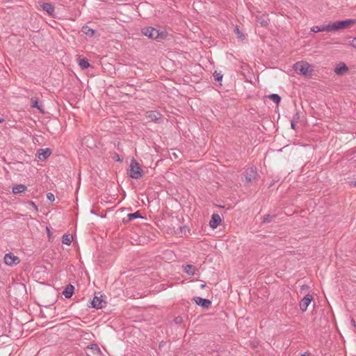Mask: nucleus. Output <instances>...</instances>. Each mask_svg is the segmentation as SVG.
<instances>
[{
	"mask_svg": "<svg viewBox=\"0 0 356 356\" xmlns=\"http://www.w3.org/2000/svg\"><path fill=\"white\" fill-rule=\"evenodd\" d=\"M193 300L195 301L196 305H197L198 306H200L203 309H209L212 304V302L210 300L206 299V298H202L198 297V296L194 297Z\"/></svg>",
	"mask_w": 356,
	"mask_h": 356,
	"instance_id": "nucleus-7",
	"label": "nucleus"
},
{
	"mask_svg": "<svg viewBox=\"0 0 356 356\" xmlns=\"http://www.w3.org/2000/svg\"><path fill=\"white\" fill-rule=\"evenodd\" d=\"M256 21L260 24L262 26H266L268 24V20L264 19L262 16H257Z\"/></svg>",
	"mask_w": 356,
	"mask_h": 356,
	"instance_id": "nucleus-27",
	"label": "nucleus"
},
{
	"mask_svg": "<svg viewBox=\"0 0 356 356\" xmlns=\"http://www.w3.org/2000/svg\"><path fill=\"white\" fill-rule=\"evenodd\" d=\"M47 198L51 202H54L55 200L54 195L51 193H48L47 194Z\"/></svg>",
	"mask_w": 356,
	"mask_h": 356,
	"instance_id": "nucleus-32",
	"label": "nucleus"
},
{
	"mask_svg": "<svg viewBox=\"0 0 356 356\" xmlns=\"http://www.w3.org/2000/svg\"><path fill=\"white\" fill-rule=\"evenodd\" d=\"M90 350V353H86L88 356H100L102 355V350L96 343H91L86 348Z\"/></svg>",
	"mask_w": 356,
	"mask_h": 356,
	"instance_id": "nucleus-9",
	"label": "nucleus"
},
{
	"mask_svg": "<svg viewBox=\"0 0 356 356\" xmlns=\"http://www.w3.org/2000/svg\"><path fill=\"white\" fill-rule=\"evenodd\" d=\"M354 186H356V180L354 181Z\"/></svg>",
	"mask_w": 356,
	"mask_h": 356,
	"instance_id": "nucleus-43",
	"label": "nucleus"
},
{
	"mask_svg": "<svg viewBox=\"0 0 356 356\" xmlns=\"http://www.w3.org/2000/svg\"><path fill=\"white\" fill-rule=\"evenodd\" d=\"M81 31L83 34H85L87 36H89L90 38L94 36V35L95 33V30L93 29H91L90 27H89L87 25H84L82 26Z\"/></svg>",
	"mask_w": 356,
	"mask_h": 356,
	"instance_id": "nucleus-18",
	"label": "nucleus"
},
{
	"mask_svg": "<svg viewBox=\"0 0 356 356\" xmlns=\"http://www.w3.org/2000/svg\"><path fill=\"white\" fill-rule=\"evenodd\" d=\"M221 222V218L218 213H213L211 216V220L209 222V226L212 229H216Z\"/></svg>",
	"mask_w": 356,
	"mask_h": 356,
	"instance_id": "nucleus-14",
	"label": "nucleus"
},
{
	"mask_svg": "<svg viewBox=\"0 0 356 356\" xmlns=\"http://www.w3.org/2000/svg\"><path fill=\"white\" fill-rule=\"evenodd\" d=\"M300 356H310V355L307 353H305L303 354H301Z\"/></svg>",
	"mask_w": 356,
	"mask_h": 356,
	"instance_id": "nucleus-40",
	"label": "nucleus"
},
{
	"mask_svg": "<svg viewBox=\"0 0 356 356\" xmlns=\"http://www.w3.org/2000/svg\"><path fill=\"white\" fill-rule=\"evenodd\" d=\"M43 10L47 12L49 16L54 17V6L50 3H43L41 5Z\"/></svg>",
	"mask_w": 356,
	"mask_h": 356,
	"instance_id": "nucleus-16",
	"label": "nucleus"
},
{
	"mask_svg": "<svg viewBox=\"0 0 356 356\" xmlns=\"http://www.w3.org/2000/svg\"><path fill=\"white\" fill-rule=\"evenodd\" d=\"M106 302L99 297L95 296L90 302V307L95 309H102L104 307V305Z\"/></svg>",
	"mask_w": 356,
	"mask_h": 356,
	"instance_id": "nucleus-12",
	"label": "nucleus"
},
{
	"mask_svg": "<svg viewBox=\"0 0 356 356\" xmlns=\"http://www.w3.org/2000/svg\"><path fill=\"white\" fill-rule=\"evenodd\" d=\"M234 33L237 35V37L241 40H244L245 36V35L240 31L238 26H235L234 27Z\"/></svg>",
	"mask_w": 356,
	"mask_h": 356,
	"instance_id": "nucleus-28",
	"label": "nucleus"
},
{
	"mask_svg": "<svg viewBox=\"0 0 356 356\" xmlns=\"http://www.w3.org/2000/svg\"><path fill=\"white\" fill-rule=\"evenodd\" d=\"M311 67V65L307 63V62H304V61H301V62H297L294 64V66H293V68H294V70L300 74H302V75H307L308 72H309V69Z\"/></svg>",
	"mask_w": 356,
	"mask_h": 356,
	"instance_id": "nucleus-4",
	"label": "nucleus"
},
{
	"mask_svg": "<svg viewBox=\"0 0 356 356\" xmlns=\"http://www.w3.org/2000/svg\"><path fill=\"white\" fill-rule=\"evenodd\" d=\"M184 271L189 275H194L195 273V267L191 264H186L184 266Z\"/></svg>",
	"mask_w": 356,
	"mask_h": 356,
	"instance_id": "nucleus-21",
	"label": "nucleus"
},
{
	"mask_svg": "<svg viewBox=\"0 0 356 356\" xmlns=\"http://www.w3.org/2000/svg\"><path fill=\"white\" fill-rule=\"evenodd\" d=\"M51 154V150L49 148H45V149H39L38 150V158L41 160L44 161L46 159H47Z\"/></svg>",
	"mask_w": 356,
	"mask_h": 356,
	"instance_id": "nucleus-13",
	"label": "nucleus"
},
{
	"mask_svg": "<svg viewBox=\"0 0 356 356\" xmlns=\"http://www.w3.org/2000/svg\"><path fill=\"white\" fill-rule=\"evenodd\" d=\"M115 160L117 161H121L122 159H120V156L118 154H116L115 156Z\"/></svg>",
	"mask_w": 356,
	"mask_h": 356,
	"instance_id": "nucleus-37",
	"label": "nucleus"
},
{
	"mask_svg": "<svg viewBox=\"0 0 356 356\" xmlns=\"http://www.w3.org/2000/svg\"><path fill=\"white\" fill-rule=\"evenodd\" d=\"M275 218V216L270 214H266L262 217V222L263 223H269L272 222Z\"/></svg>",
	"mask_w": 356,
	"mask_h": 356,
	"instance_id": "nucleus-26",
	"label": "nucleus"
},
{
	"mask_svg": "<svg viewBox=\"0 0 356 356\" xmlns=\"http://www.w3.org/2000/svg\"><path fill=\"white\" fill-rule=\"evenodd\" d=\"M127 221H131L136 218H145V217L142 216L140 211H137L134 213H131L127 214Z\"/></svg>",
	"mask_w": 356,
	"mask_h": 356,
	"instance_id": "nucleus-22",
	"label": "nucleus"
},
{
	"mask_svg": "<svg viewBox=\"0 0 356 356\" xmlns=\"http://www.w3.org/2000/svg\"><path fill=\"white\" fill-rule=\"evenodd\" d=\"M174 322L175 324H181L184 322L183 317L178 316L174 318Z\"/></svg>",
	"mask_w": 356,
	"mask_h": 356,
	"instance_id": "nucleus-30",
	"label": "nucleus"
},
{
	"mask_svg": "<svg viewBox=\"0 0 356 356\" xmlns=\"http://www.w3.org/2000/svg\"><path fill=\"white\" fill-rule=\"evenodd\" d=\"M243 175L245 177V181L247 184H249L252 181L257 179V177H258L257 168L251 167V168L247 169L244 172Z\"/></svg>",
	"mask_w": 356,
	"mask_h": 356,
	"instance_id": "nucleus-5",
	"label": "nucleus"
},
{
	"mask_svg": "<svg viewBox=\"0 0 356 356\" xmlns=\"http://www.w3.org/2000/svg\"><path fill=\"white\" fill-rule=\"evenodd\" d=\"M141 33L149 39L161 42L168 38V33L164 29H157L152 26H145L141 29Z\"/></svg>",
	"mask_w": 356,
	"mask_h": 356,
	"instance_id": "nucleus-1",
	"label": "nucleus"
},
{
	"mask_svg": "<svg viewBox=\"0 0 356 356\" xmlns=\"http://www.w3.org/2000/svg\"><path fill=\"white\" fill-rule=\"evenodd\" d=\"M350 45L356 48V38H354L351 41H350Z\"/></svg>",
	"mask_w": 356,
	"mask_h": 356,
	"instance_id": "nucleus-33",
	"label": "nucleus"
},
{
	"mask_svg": "<svg viewBox=\"0 0 356 356\" xmlns=\"http://www.w3.org/2000/svg\"><path fill=\"white\" fill-rule=\"evenodd\" d=\"M26 190V186L24 184H17L13 187L12 191L14 194L21 193Z\"/></svg>",
	"mask_w": 356,
	"mask_h": 356,
	"instance_id": "nucleus-20",
	"label": "nucleus"
},
{
	"mask_svg": "<svg viewBox=\"0 0 356 356\" xmlns=\"http://www.w3.org/2000/svg\"><path fill=\"white\" fill-rule=\"evenodd\" d=\"M147 118L152 122H159L162 119V115L158 111H150L147 113Z\"/></svg>",
	"mask_w": 356,
	"mask_h": 356,
	"instance_id": "nucleus-11",
	"label": "nucleus"
},
{
	"mask_svg": "<svg viewBox=\"0 0 356 356\" xmlns=\"http://www.w3.org/2000/svg\"><path fill=\"white\" fill-rule=\"evenodd\" d=\"M74 291V286L72 285L71 284H68L64 289L63 291V296L65 297V298H70Z\"/></svg>",
	"mask_w": 356,
	"mask_h": 356,
	"instance_id": "nucleus-17",
	"label": "nucleus"
},
{
	"mask_svg": "<svg viewBox=\"0 0 356 356\" xmlns=\"http://www.w3.org/2000/svg\"><path fill=\"white\" fill-rule=\"evenodd\" d=\"M72 241V236L70 234H65L62 237V243L65 245H70Z\"/></svg>",
	"mask_w": 356,
	"mask_h": 356,
	"instance_id": "nucleus-24",
	"label": "nucleus"
},
{
	"mask_svg": "<svg viewBox=\"0 0 356 356\" xmlns=\"http://www.w3.org/2000/svg\"><path fill=\"white\" fill-rule=\"evenodd\" d=\"M313 300V297L311 294H307L300 302V309L302 312L307 311L309 305Z\"/></svg>",
	"mask_w": 356,
	"mask_h": 356,
	"instance_id": "nucleus-8",
	"label": "nucleus"
},
{
	"mask_svg": "<svg viewBox=\"0 0 356 356\" xmlns=\"http://www.w3.org/2000/svg\"><path fill=\"white\" fill-rule=\"evenodd\" d=\"M300 118V112L296 111V113L293 115L292 120H294L295 122H298V120Z\"/></svg>",
	"mask_w": 356,
	"mask_h": 356,
	"instance_id": "nucleus-31",
	"label": "nucleus"
},
{
	"mask_svg": "<svg viewBox=\"0 0 356 356\" xmlns=\"http://www.w3.org/2000/svg\"><path fill=\"white\" fill-rule=\"evenodd\" d=\"M356 24L355 19H347L345 20L335 21L331 23L332 32L345 29Z\"/></svg>",
	"mask_w": 356,
	"mask_h": 356,
	"instance_id": "nucleus-3",
	"label": "nucleus"
},
{
	"mask_svg": "<svg viewBox=\"0 0 356 356\" xmlns=\"http://www.w3.org/2000/svg\"><path fill=\"white\" fill-rule=\"evenodd\" d=\"M308 289V286L305 284V285H302V289Z\"/></svg>",
	"mask_w": 356,
	"mask_h": 356,
	"instance_id": "nucleus-39",
	"label": "nucleus"
},
{
	"mask_svg": "<svg viewBox=\"0 0 356 356\" xmlns=\"http://www.w3.org/2000/svg\"><path fill=\"white\" fill-rule=\"evenodd\" d=\"M20 259L18 257L15 256L13 253H7L4 256V263L8 266H13L19 264Z\"/></svg>",
	"mask_w": 356,
	"mask_h": 356,
	"instance_id": "nucleus-6",
	"label": "nucleus"
},
{
	"mask_svg": "<svg viewBox=\"0 0 356 356\" xmlns=\"http://www.w3.org/2000/svg\"><path fill=\"white\" fill-rule=\"evenodd\" d=\"M267 97L271 99L276 104H279L281 102V97L277 94H270L268 95Z\"/></svg>",
	"mask_w": 356,
	"mask_h": 356,
	"instance_id": "nucleus-25",
	"label": "nucleus"
},
{
	"mask_svg": "<svg viewBox=\"0 0 356 356\" xmlns=\"http://www.w3.org/2000/svg\"><path fill=\"white\" fill-rule=\"evenodd\" d=\"M311 31L314 33L321 31L332 32L331 23L328 24H322L320 26H314L311 28Z\"/></svg>",
	"mask_w": 356,
	"mask_h": 356,
	"instance_id": "nucleus-10",
	"label": "nucleus"
},
{
	"mask_svg": "<svg viewBox=\"0 0 356 356\" xmlns=\"http://www.w3.org/2000/svg\"><path fill=\"white\" fill-rule=\"evenodd\" d=\"M348 71V67L344 63H340L335 68L334 72L336 74L341 76L345 72Z\"/></svg>",
	"mask_w": 356,
	"mask_h": 356,
	"instance_id": "nucleus-15",
	"label": "nucleus"
},
{
	"mask_svg": "<svg viewBox=\"0 0 356 356\" xmlns=\"http://www.w3.org/2000/svg\"><path fill=\"white\" fill-rule=\"evenodd\" d=\"M130 169L129 176L134 179H140L144 175L139 163L134 159H132L130 163Z\"/></svg>",
	"mask_w": 356,
	"mask_h": 356,
	"instance_id": "nucleus-2",
	"label": "nucleus"
},
{
	"mask_svg": "<svg viewBox=\"0 0 356 356\" xmlns=\"http://www.w3.org/2000/svg\"><path fill=\"white\" fill-rule=\"evenodd\" d=\"M78 62H79V65L81 70L88 69L90 66V64L88 60L86 58H79Z\"/></svg>",
	"mask_w": 356,
	"mask_h": 356,
	"instance_id": "nucleus-19",
	"label": "nucleus"
},
{
	"mask_svg": "<svg viewBox=\"0 0 356 356\" xmlns=\"http://www.w3.org/2000/svg\"><path fill=\"white\" fill-rule=\"evenodd\" d=\"M296 123H297V122H295L294 120H291V129H293L294 130L296 129Z\"/></svg>",
	"mask_w": 356,
	"mask_h": 356,
	"instance_id": "nucleus-35",
	"label": "nucleus"
},
{
	"mask_svg": "<svg viewBox=\"0 0 356 356\" xmlns=\"http://www.w3.org/2000/svg\"><path fill=\"white\" fill-rule=\"evenodd\" d=\"M4 121V119L2 118H0V123H2Z\"/></svg>",
	"mask_w": 356,
	"mask_h": 356,
	"instance_id": "nucleus-42",
	"label": "nucleus"
},
{
	"mask_svg": "<svg viewBox=\"0 0 356 356\" xmlns=\"http://www.w3.org/2000/svg\"><path fill=\"white\" fill-rule=\"evenodd\" d=\"M351 324H352L355 327H356V323H355V321H354V319H352V320H351Z\"/></svg>",
	"mask_w": 356,
	"mask_h": 356,
	"instance_id": "nucleus-38",
	"label": "nucleus"
},
{
	"mask_svg": "<svg viewBox=\"0 0 356 356\" xmlns=\"http://www.w3.org/2000/svg\"><path fill=\"white\" fill-rule=\"evenodd\" d=\"M213 77L216 81L220 82L222 81L223 75L220 72H217L215 71L213 73Z\"/></svg>",
	"mask_w": 356,
	"mask_h": 356,
	"instance_id": "nucleus-29",
	"label": "nucleus"
},
{
	"mask_svg": "<svg viewBox=\"0 0 356 356\" xmlns=\"http://www.w3.org/2000/svg\"><path fill=\"white\" fill-rule=\"evenodd\" d=\"M205 287H206V284H202L200 285V288H201V289H204Z\"/></svg>",
	"mask_w": 356,
	"mask_h": 356,
	"instance_id": "nucleus-41",
	"label": "nucleus"
},
{
	"mask_svg": "<svg viewBox=\"0 0 356 356\" xmlns=\"http://www.w3.org/2000/svg\"><path fill=\"white\" fill-rule=\"evenodd\" d=\"M28 203L31 205L34 208V209L37 211H38V207L33 201H29Z\"/></svg>",
	"mask_w": 356,
	"mask_h": 356,
	"instance_id": "nucleus-34",
	"label": "nucleus"
},
{
	"mask_svg": "<svg viewBox=\"0 0 356 356\" xmlns=\"http://www.w3.org/2000/svg\"><path fill=\"white\" fill-rule=\"evenodd\" d=\"M31 106L32 108H35L43 113L42 109V105L39 104V100L37 97L31 98Z\"/></svg>",
	"mask_w": 356,
	"mask_h": 356,
	"instance_id": "nucleus-23",
	"label": "nucleus"
},
{
	"mask_svg": "<svg viewBox=\"0 0 356 356\" xmlns=\"http://www.w3.org/2000/svg\"><path fill=\"white\" fill-rule=\"evenodd\" d=\"M180 230L181 232H184V233H185L186 230H188L189 232V229L186 226L181 227Z\"/></svg>",
	"mask_w": 356,
	"mask_h": 356,
	"instance_id": "nucleus-36",
	"label": "nucleus"
}]
</instances>
